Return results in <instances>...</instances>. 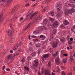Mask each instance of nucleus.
<instances>
[{
	"instance_id": "nucleus-20",
	"label": "nucleus",
	"mask_w": 75,
	"mask_h": 75,
	"mask_svg": "<svg viewBox=\"0 0 75 75\" xmlns=\"http://www.w3.org/2000/svg\"><path fill=\"white\" fill-rule=\"evenodd\" d=\"M47 8H48V6H45V8L42 10V12H43V13H44V12L46 11V10H47Z\"/></svg>"
},
{
	"instance_id": "nucleus-1",
	"label": "nucleus",
	"mask_w": 75,
	"mask_h": 75,
	"mask_svg": "<svg viewBox=\"0 0 75 75\" xmlns=\"http://www.w3.org/2000/svg\"><path fill=\"white\" fill-rule=\"evenodd\" d=\"M57 7L58 13L56 14V16L57 17H60L62 14V11L61 10V8H62L61 3H59L58 4Z\"/></svg>"
},
{
	"instance_id": "nucleus-21",
	"label": "nucleus",
	"mask_w": 75,
	"mask_h": 75,
	"mask_svg": "<svg viewBox=\"0 0 75 75\" xmlns=\"http://www.w3.org/2000/svg\"><path fill=\"white\" fill-rule=\"evenodd\" d=\"M40 38H42V40H45V36H43V35H41L40 37Z\"/></svg>"
},
{
	"instance_id": "nucleus-60",
	"label": "nucleus",
	"mask_w": 75,
	"mask_h": 75,
	"mask_svg": "<svg viewBox=\"0 0 75 75\" xmlns=\"http://www.w3.org/2000/svg\"><path fill=\"white\" fill-rule=\"evenodd\" d=\"M38 75H41V73H40V72H39L38 73Z\"/></svg>"
},
{
	"instance_id": "nucleus-55",
	"label": "nucleus",
	"mask_w": 75,
	"mask_h": 75,
	"mask_svg": "<svg viewBox=\"0 0 75 75\" xmlns=\"http://www.w3.org/2000/svg\"><path fill=\"white\" fill-rule=\"evenodd\" d=\"M39 18H40V16H38L37 18H36V20H40V19H39Z\"/></svg>"
},
{
	"instance_id": "nucleus-47",
	"label": "nucleus",
	"mask_w": 75,
	"mask_h": 75,
	"mask_svg": "<svg viewBox=\"0 0 75 75\" xmlns=\"http://www.w3.org/2000/svg\"><path fill=\"white\" fill-rule=\"evenodd\" d=\"M38 41V40L37 39H35V40H34V42H37V41Z\"/></svg>"
},
{
	"instance_id": "nucleus-9",
	"label": "nucleus",
	"mask_w": 75,
	"mask_h": 75,
	"mask_svg": "<svg viewBox=\"0 0 75 75\" xmlns=\"http://www.w3.org/2000/svg\"><path fill=\"white\" fill-rule=\"evenodd\" d=\"M48 21V20L47 19H45L43 21V25L44 26H46V25L47 24V22Z\"/></svg>"
},
{
	"instance_id": "nucleus-15",
	"label": "nucleus",
	"mask_w": 75,
	"mask_h": 75,
	"mask_svg": "<svg viewBox=\"0 0 75 75\" xmlns=\"http://www.w3.org/2000/svg\"><path fill=\"white\" fill-rule=\"evenodd\" d=\"M63 23L65 25H69V22L67 20H65L64 21Z\"/></svg>"
},
{
	"instance_id": "nucleus-18",
	"label": "nucleus",
	"mask_w": 75,
	"mask_h": 75,
	"mask_svg": "<svg viewBox=\"0 0 75 75\" xmlns=\"http://www.w3.org/2000/svg\"><path fill=\"white\" fill-rule=\"evenodd\" d=\"M49 55H50V54H46L43 55V57L45 58H47L49 57Z\"/></svg>"
},
{
	"instance_id": "nucleus-46",
	"label": "nucleus",
	"mask_w": 75,
	"mask_h": 75,
	"mask_svg": "<svg viewBox=\"0 0 75 75\" xmlns=\"http://www.w3.org/2000/svg\"><path fill=\"white\" fill-rule=\"evenodd\" d=\"M46 29H47V28H46L45 27H44L43 28H41V30H46Z\"/></svg>"
},
{
	"instance_id": "nucleus-8",
	"label": "nucleus",
	"mask_w": 75,
	"mask_h": 75,
	"mask_svg": "<svg viewBox=\"0 0 75 75\" xmlns=\"http://www.w3.org/2000/svg\"><path fill=\"white\" fill-rule=\"evenodd\" d=\"M35 23V21H34L33 22H31L26 27L25 30H26V29H27V28H29L30 27V26L33 24H34Z\"/></svg>"
},
{
	"instance_id": "nucleus-41",
	"label": "nucleus",
	"mask_w": 75,
	"mask_h": 75,
	"mask_svg": "<svg viewBox=\"0 0 75 75\" xmlns=\"http://www.w3.org/2000/svg\"><path fill=\"white\" fill-rule=\"evenodd\" d=\"M31 15V13H28L27 14V15L26 16V17H28V16H30Z\"/></svg>"
},
{
	"instance_id": "nucleus-50",
	"label": "nucleus",
	"mask_w": 75,
	"mask_h": 75,
	"mask_svg": "<svg viewBox=\"0 0 75 75\" xmlns=\"http://www.w3.org/2000/svg\"><path fill=\"white\" fill-rule=\"evenodd\" d=\"M69 4H68V2L67 1L65 4V6H68Z\"/></svg>"
},
{
	"instance_id": "nucleus-14",
	"label": "nucleus",
	"mask_w": 75,
	"mask_h": 75,
	"mask_svg": "<svg viewBox=\"0 0 75 75\" xmlns=\"http://www.w3.org/2000/svg\"><path fill=\"white\" fill-rule=\"evenodd\" d=\"M18 9V8H17V7L16 6L14 8V9L13 10V11L11 12V14H13L14 13H15V12Z\"/></svg>"
},
{
	"instance_id": "nucleus-61",
	"label": "nucleus",
	"mask_w": 75,
	"mask_h": 75,
	"mask_svg": "<svg viewBox=\"0 0 75 75\" xmlns=\"http://www.w3.org/2000/svg\"><path fill=\"white\" fill-rule=\"evenodd\" d=\"M62 69H65V67H64V66L62 67Z\"/></svg>"
},
{
	"instance_id": "nucleus-44",
	"label": "nucleus",
	"mask_w": 75,
	"mask_h": 75,
	"mask_svg": "<svg viewBox=\"0 0 75 75\" xmlns=\"http://www.w3.org/2000/svg\"><path fill=\"white\" fill-rule=\"evenodd\" d=\"M16 17H15V16H13V18L11 19V20H16Z\"/></svg>"
},
{
	"instance_id": "nucleus-52",
	"label": "nucleus",
	"mask_w": 75,
	"mask_h": 75,
	"mask_svg": "<svg viewBox=\"0 0 75 75\" xmlns=\"http://www.w3.org/2000/svg\"><path fill=\"white\" fill-rule=\"evenodd\" d=\"M6 70L7 71H10V69L8 68Z\"/></svg>"
},
{
	"instance_id": "nucleus-40",
	"label": "nucleus",
	"mask_w": 75,
	"mask_h": 75,
	"mask_svg": "<svg viewBox=\"0 0 75 75\" xmlns=\"http://www.w3.org/2000/svg\"><path fill=\"white\" fill-rule=\"evenodd\" d=\"M1 3H5L6 2V0H1Z\"/></svg>"
},
{
	"instance_id": "nucleus-3",
	"label": "nucleus",
	"mask_w": 75,
	"mask_h": 75,
	"mask_svg": "<svg viewBox=\"0 0 75 75\" xmlns=\"http://www.w3.org/2000/svg\"><path fill=\"white\" fill-rule=\"evenodd\" d=\"M74 12H75V9L74 8H71L69 11H68V10L67 9H65V13L66 16H68V13H69V14H72Z\"/></svg>"
},
{
	"instance_id": "nucleus-28",
	"label": "nucleus",
	"mask_w": 75,
	"mask_h": 75,
	"mask_svg": "<svg viewBox=\"0 0 75 75\" xmlns=\"http://www.w3.org/2000/svg\"><path fill=\"white\" fill-rule=\"evenodd\" d=\"M63 62L64 63H66V62H67V59H64L63 60Z\"/></svg>"
},
{
	"instance_id": "nucleus-51",
	"label": "nucleus",
	"mask_w": 75,
	"mask_h": 75,
	"mask_svg": "<svg viewBox=\"0 0 75 75\" xmlns=\"http://www.w3.org/2000/svg\"><path fill=\"white\" fill-rule=\"evenodd\" d=\"M61 41L62 42H64V40L62 39H61Z\"/></svg>"
},
{
	"instance_id": "nucleus-7",
	"label": "nucleus",
	"mask_w": 75,
	"mask_h": 75,
	"mask_svg": "<svg viewBox=\"0 0 75 75\" xmlns=\"http://www.w3.org/2000/svg\"><path fill=\"white\" fill-rule=\"evenodd\" d=\"M59 24V23L57 21H56L54 22V25L52 27V28H55L57 26H56V25H58Z\"/></svg>"
},
{
	"instance_id": "nucleus-13",
	"label": "nucleus",
	"mask_w": 75,
	"mask_h": 75,
	"mask_svg": "<svg viewBox=\"0 0 75 75\" xmlns=\"http://www.w3.org/2000/svg\"><path fill=\"white\" fill-rule=\"evenodd\" d=\"M51 71L50 70H47L46 69V74L47 75H50L51 73Z\"/></svg>"
},
{
	"instance_id": "nucleus-45",
	"label": "nucleus",
	"mask_w": 75,
	"mask_h": 75,
	"mask_svg": "<svg viewBox=\"0 0 75 75\" xmlns=\"http://www.w3.org/2000/svg\"><path fill=\"white\" fill-rule=\"evenodd\" d=\"M63 55H64V56H65V57H68V54L66 53L63 54Z\"/></svg>"
},
{
	"instance_id": "nucleus-30",
	"label": "nucleus",
	"mask_w": 75,
	"mask_h": 75,
	"mask_svg": "<svg viewBox=\"0 0 75 75\" xmlns=\"http://www.w3.org/2000/svg\"><path fill=\"white\" fill-rule=\"evenodd\" d=\"M49 20H50V21H52V22H54V19L52 18H50Z\"/></svg>"
},
{
	"instance_id": "nucleus-38",
	"label": "nucleus",
	"mask_w": 75,
	"mask_h": 75,
	"mask_svg": "<svg viewBox=\"0 0 75 75\" xmlns=\"http://www.w3.org/2000/svg\"><path fill=\"white\" fill-rule=\"evenodd\" d=\"M57 72H59L60 71V69H59V67H57Z\"/></svg>"
},
{
	"instance_id": "nucleus-19",
	"label": "nucleus",
	"mask_w": 75,
	"mask_h": 75,
	"mask_svg": "<svg viewBox=\"0 0 75 75\" xmlns=\"http://www.w3.org/2000/svg\"><path fill=\"white\" fill-rule=\"evenodd\" d=\"M51 0H46V1H44L42 3V4H46L47 3H48Z\"/></svg>"
},
{
	"instance_id": "nucleus-58",
	"label": "nucleus",
	"mask_w": 75,
	"mask_h": 75,
	"mask_svg": "<svg viewBox=\"0 0 75 75\" xmlns=\"http://www.w3.org/2000/svg\"><path fill=\"white\" fill-rule=\"evenodd\" d=\"M62 39H63V40L64 41H66V39H65L64 38H63Z\"/></svg>"
},
{
	"instance_id": "nucleus-32",
	"label": "nucleus",
	"mask_w": 75,
	"mask_h": 75,
	"mask_svg": "<svg viewBox=\"0 0 75 75\" xmlns=\"http://www.w3.org/2000/svg\"><path fill=\"white\" fill-rule=\"evenodd\" d=\"M38 33H39V32H37V31H35L33 32V34L34 35H37Z\"/></svg>"
},
{
	"instance_id": "nucleus-49",
	"label": "nucleus",
	"mask_w": 75,
	"mask_h": 75,
	"mask_svg": "<svg viewBox=\"0 0 75 75\" xmlns=\"http://www.w3.org/2000/svg\"><path fill=\"white\" fill-rule=\"evenodd\" d=\"M10 27L11 29H12L13 28L12 27H13V26L12 25V24H10Z\"/></svg>"
},
{
	"instance_id": "nucleus-43",
	"label": "nucleus",
	"mask_w": 75,
	"mask_h": 75,
	"mask_svg": "<svg viewBox=\"0 0 75 75\" xmlns=\"http://www.w3.org/2000/svg\"><path fill=\"white\" fill-rule=\"evenodd\" d=\"M14 41V39H11V42H13Z\"/></svg>"
},
{
	"instance_id": "nucleus-12",
	"label": "nucleus",
	"mask_w": 75,
	"mask_h": 75,
	"mask_svg": "<svg viewBox=\"0 0 75 75\" xmlns=\"http://www.w3.org/2000/svg\"><path fill=\"white\" fill-rule=\"evenodd\" d=\"M22 44V42H20L19 44V45H17V47L15 46L13 48V50H14V51H15V50H16V49H17L18 48L17 47H20V46Z\"/></svg>"
},
{
	"instance_id": "nucleus-62",
	"label": "nucleus",
	"mask_w": 75,
	"mask_h": 75,
	"mask_svg": "<svg viewBox=\"0 0 75 75\" xmlns=\"http://www.w3.org/2000/svg\"><path fill=\"white\" fill-rule=\"evenodd\" d=\"M72 73H69V75H72Z\"/></svg>"
},
{
	"instance_id": "nucleus-39",
	"label": "nucleus",
	"mask_w": 75,
	"mask_h": 75,
	"mask_svg": "<svg viewBox=\"0 0 75 75\" xmlns=\"http://www.w3.org/2000/svg\"><path fill=\"white\" fill-rule=\"evenodd\" d=\"M62 75H65V73L64 72V71H63L62 72Z\"/></svg>"
},
{
	"instance_id": "nucleus-64",
	"label": "nucleus",
	"mask_w": 75,
	"mask_h": 75,
	"mask_svg": "<svg viewBox=\"0 0 75 75\" xmlns=\"http://www.w3.org/2000/svg\"><path fill=\"white\" fill-rule=\"evenodd\" d=\"M12 1V0H9L8 1V2H11Z\"/></svg>"
},
{
	"instance_id": "nucleus-27",
	"label": "nucleus",
	"mask_w": 75,
	"mask_h": 75,
	"mask_svg": "<svg viewBox=\"0 0 75 75\" xmlns=\"http://www.w3.org/2000/svg\"><path fill=\"white\" fill-rule=\"evenodd\" d=\"M36 54V53L35 52H33L32 53V55L33 57H35V55Z\"/></svg>"
},
{
	"instance_id": "nucleus-24",
	"label": "nucleus",
	"mask_w": 75,
	"mask_h": 75,
	"mask_svg": "<svg viewBox=\"0 0 75 75\" xmlns=\"http://www.w3.org/2000/svg\"><path fill=\"white\" fill-rule=\"evenodd\" d=\"M60 27L61 28H62V29H64V28H65V25H64L62 24L60 26Z\"/></svg>"
},
{
	"instance_id": "nucleus-29",
	"label": "nucleus",
	"mask_w": 75,
	"mask_h": 75,
	"mask_svg": "<svg viewBox=\"0 0 75 75\" xmlns=\"http://www.w3.org/2000/svg\"><path fill=\"white\" fill-rule=\"evenodd\" d=\"M36 46L37 47H40V46H41V44L38 43L36 45Z\"/></svg>"
},
{
	"instance_id": "nucleus-56",
	"label": "nucleus",
	"mask_w": 75,
	"mask_h": 75,
	"mask_svg": "<svg viewBox=\"0 0 75 75\" xmlns=\"http://www.w3.org/2000/svg\"><path fill=\"white\" fill-rule=\"evenodd\" d=\"M70 41H73V38H70Z\"/></svg>"
},
{
	"instance_id": "nucleus-26",
	"label": "nucleus",
	"mask_w": 75,
	"mask_h": 75,
	"mask_svg": "<svg viewBox=\"0 0 75 75\" xmlns=\"http://www.w3.org/2000/svg\"><path fill=\"white\" fill-rule=\"evenodd\" d=\"M50 14L52 16H54V11H52L50 12Z\"/></svg>"
},
{
	"instance_id": "nucleus-22",
	"label": "nucleus",
	"mask_w": 75,
	"mask_h": 75,
	"mask_svg": "<svg viewBox=\"0 0 75 75\" xmlns=\"http://www.w3.org/2000/svg\"><path fill=\"white\" fill-rule=\"evenodd\" d=\"M58 52H56L53 54V56H54V57H56L57 55H58Z\"/></svg>"
},
{
	"instance_id": "nucleus-31",
	"label": "nucleus",
	"mask_w": 75,
	"mask_h": 75,
	"mask_svg": "<svg viewBox=\"0 0 75 75\" xmlns=\"http://www.w3.org/2000/svg\"><path fill=\"white\" fill-rule=\"evenodd\" d=\"M57 33V30L55 29H54L53 31V34H55Z\"/></svg>"
},
{
	"instance_id": "nucleus-53",
	"label": "nucleus",
	"mask_w": 75,
	"mask_h": 75,
	"mask_svg": "<svg viewBox=\"0 0 75 75\" xmlns=\"http://www.w3.org/2000/svg\"><path fill=\"white\" fill-rule=\"evenodd\" d=\"M5 68V66H4L3 67L2 69L3 70H4V69Z\"/></svg>"
},
{
	"instance_id": "nucleus-57",
	"label": "nucleus",
	"mask_w": 75,
	"mask_h": 75,
	"mask_svg": "<svg viewBox=\"0 0 75 75\" xmlns=\"http://www.w3.org/2000/svg\"><path fill=\"white\" fill-rule=\"evenodd\" d=\"M10 53H13V51L12 50H10Z\"/></svg>"
},
{
	"instance_id": "nucleus-42",
	"label": "nucleus",
	"mask_w": 75,
	"mask_h": 75,
	"mask_svg": "<svg viewBox=\"0 0 75 75\" xmlns=\"http://www.w3.org/2000/svg\"><path fill=\"white\" fill-rule=\"evenodd\" d=\"M64 50H62L61 52V54H64Z\"/></svg>"
},
{
	"instance_id": "nucleus-35",
	"label": "nucleus",
	"mask_w": 75,
	"mask_h": 75,
	"mask_svg": "<svg viewBox=\"0 0 75 75\" xmlns=\"http://www.w3.org/2000/svg\"><path fill=\"white\" fill-rule=\"evenodd\" d=\"M3 14H1L0 16V21H1V18L2 16H3V14L4 13H3Z\"/></svg>"
},
{
	"instance_id": "nucleus-2",
	"label": "nucleus",
	"mask_w": 75,
	"mask_h": 75,
	"mask_svg": "<svg viewBox=\"0 0 75 75\" xmlns=\"http://www.w3.org/2000/svg\"><path fill=\"white\" fill-rule=\"evenodd\" d=\"M19 53H17L14 55H13L12 54H10L7 57V58L8 59H11V62L8 63L9 64H11L12 63V62L13 61V59H14V56L16 57V56H17Z\"/></svg>"
},
{
	"instance_id": "nucleus-37",
	"label": "nucleus",
	"mask_w": 75,
	"mask_h": 75,
	"mask_svg": "<svg viewBox=\"0 0 75 75\" xmlns=\"http://www.w3.org/2000/svg\"><path fill=\"white\" fill-rule=\"evenodd\" d=\"M68 44L70 45H72V42L70 41H68Z\"/></svg>"
},
{
	"instance_id": "nucleus-48",
	"label": "nucleus",
	"mask_w": 75,
	"mask_h": 75,
	"mask_svg": "<svg viewBox=\"0 0 75 75\" xmlns=\"http://www.w3.org/2000/svg\"><path fill=\"white\" fill-rule=\"evenodd\" d=\"M70 59L71 60H73V56H70Z\"/></svg>"
},
{
	"instance_id": "nucleus-54",
	"label": "nucleus",
	"mask_w": 75,
	"mask_h": 75,
	"mask_svg": "<svg viewBox=\"0 0 75 75\" xmlns=\"http://www.w3.org/2000/svg\"><path fill=\"white\" fill-rule=\"evenodd\" d=\"M28 6H29V4L28 3L26 4V7H27Z\"/></svg>"
},
{
	"instance_id": "nucleus-17",
	"label": "nucleus",
	"mask_w": 75,
	"mask_h": 75,
	"mask_svg": "<svg viewBox=\"0 0 75 75\" xmlns=\"http://www.w3.org/2000/svg\"><path fill=\"white\" fill-rule=\"evenodd\" d=\"M24 68L25 71H26L28 72L30 71V69H29V68L27 66H24Z\"/></svg>"
},
{
	"instance_id": "nucleus-10",
	"label": "nucleus",
	"mask_w": 75,
	"mask_h": 75,
	"mask_svg": "<svg viewBox=\"0 0 75 75\" xmlns=\"http://www.w3.org/2000/svg\"><path fill=\"white\" fill-rule=\"evenodd\" d=\"M55 62L57 65H58L60 63L59 59V57H57L55 59Z\"/></svg>"
},
{
	"instance_id": "nucleus-33",
	"label": "nucleus",
	"mask_w": 75,
	"mask_h": 75,
	"mask_svg": "<svg viewBox=\"0 0 75 75\" xmlns=\"http://www.w3.org/2000/svg\"><path fill=\"white\" fill-rule=\"evenodd\" d=\"M49 51L50 53H52L53 51V49H50L49 50Z\"/></svg>"
},
{
	"instance_id": "nucleus-36",
	"label": "nucleus",
	"mask_w": 75,
	"mask_h": 75,
	"mask_svg": "<svg viewBox=\"0 0 75 75\" xmlns=\"http://www.w3.org/2000/svg\"><path fill=\"white\" fill-rule=\"evenodd\" d=\"M53 39V37L52 36H50V39L49 40V41H51V40H52Z\"/></svg>"
},
{
	"instance_id": "nucleus-11",
	"label": "nucleus",
	"mask_w": 75,
	"mask_h": 75,
	"mask_svg": "<svg viewBox=\"0 0 75 75\" xmlns=\"http://www.w3.org/2000/svg\"><path fill=\"white\" fill-rule=\"evenodd\" d=\"M41 72L42 75H43L44 74L46 73V70H45V68H43L41 69Z\"/></svg>"
},
{
	"instance_id": "nucleus-16",
	"label": "nucleus",
	"mask_w": 75,
	"mask_h": 75,
	"mask_svg": "<svg viewBox=\"0 0 75 75\" xmlns=\"http://www.w3.org/2000/svg\"><path fill=\"white\" fill-rule=\"evenodd\" d=\"M38 11L36 12L34 14H32V15L31 16V17L30 18V19H31V18H32V17H34V16H35V15H36V14H38Z\"/></svg>"
},
{
	"instance_id": "nucleus-59",
	"label": "nucleus",
	"mask_w": 75,
	"mask_h": 75,
	"mask_svg": "<svg viewBox=\"0 0 75 75\" xmlns=\"http://www.w3.org/2000/svg\"><path fill=\"white\" fill-rule=\"evenodd\" d=\"M30 35H29L28 36V38L29 39V40H30V39H31V38H30Z\"/></svg>"
},
{
	"instance_id": "nucleus-4",
	"label": "nucleus",
	"mask_w": 75,
	"mask_h": 75,
	"mask_svg": "<svg viewBox=\"0 0 75 75\" xmlns=\"http://www.w3.org/2000/svg\"><path fill=\"white\" fill-rule=\"evenodd\" d=\"M59 41L58 39L56 40V41L54 42L52 44L53 48H55L57 47L58 43H59Z\"/></svg>"
},
{
	"instance_id": "nucleus-5",
	"label": "nucleus",
	"mask_w": 75,
	"mask_h": 75,
	"mask_svg": "<svg viewBox=\"0 0 75 75\" xmlns=\"http://www.w3.org/2000/svg\"><path fill=\"white\" fill-rule=\"evenodd\" d=\"M35 64H33V66H32V68H34L35 67H38V64H39V62H38V60L36 59L34 61Z\"/></svg>"
},
{
	"instance_id": "nucleus-34",
	"label": "nucleus",
	"mask_w": 75,
	"mask_h": 75,
	"mask_svg": "<svg viewBox=\"0 0 75 75\" xmlns=\"http://www.w3.org/2000/svg\"><path fill=\"white\" fill-rule=\"evenodd\" d=\"M25 60L24 59H23L21 61V62H25Z\"/></svg>"
},
{
	"instance_id": "nucleus-25",
	"label": "nucleus",
	"mask_w": 75,
	"mask_h": 75,
	"mask_svg": "<svg viewBox=\"0 0 75 75\" xmlns=\"http://www.w3.org/2000/svg\"><path fill=\"white\" fill-rule=\"evenodd\" d=\"M71 3H75V0H69Z\"/></svg>"
},
{
	"instance_id": "nucleus-6",
	"label": "nucleus",
	"mask_w": 75,
	"mask_h": 75,
	"mask_svg": "<svg viewBox=\"0 0 75 75\" xmlns=\"http://www.w3.org/2000/svg\"><path fill=\"white\" fill-rule=\"evenodd\" d=\"M6 33H7L9 37H12L11 30H7L6 31Z\"/></svg>"
},
{
	"instance_id": "nucleus-23",
	"label": "nucleus",
	"mask_w": 75,
	"mask_h": 75,
	"mask_svg": "<svg viewBox=\"0 0 75 75\" xmlns=\"http://www.w3.org/2000/svg\"><path fill=\"white\" fill-rule=\"evenodd\" d=\"M27 60L28 61H30L31 59V56H29L27 57Z\"/></svg>"
},
{
	"instance_id": "nucleus-63",
	"label": "nucleus",
	"mask_w": 75,
	"mask_h": 75,
	"mask_svg": "<svg viewBox=\"0 0 75 75\" xmlns=\"http://www.w3.org/2000/svg\"><path fill=\"white\" fill-rule=\"evenodd\" d=\"M52 75H55V74L53 72H52Z\"/></svg>"
}]
</instances>
